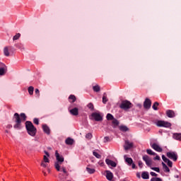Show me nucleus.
I'll use <instances>...</instances> for the list:
<instances>
[{"instance_id": "1", "label": "nucleus", "mask_w": 181, "mask_h": 181, "mask_svg": "<svg viewBox=\"0 0 181 181\" xmlns=\"http://www.w3.org/2000/svg\"><path fill=\"white\" fill-rule=\"evenodd\" d=\"M28 117L25 113H15L13 119L16 124L13 125L14 129H21L22 128V122L26 121Z\"/></svg>"}, {"instance_id": "2", "label": "nucleus", "mask_w": 181, "mask_h": 181, "mask_svg": "<svg viewBox=\"0 0 181 181\" xmlns=\"http://www.w3.org/2000/svg\"><path fill=\"white\" fill-rule=\"evenodd\" d=\"M25 128L27 129V132L28 135L30 136H35L36 132H37V129L33 125V123L30 121L25 122Z\"/></svg>"}, {"instance_id": "3", "label": "nucleus", "mask_w": 181, "mask_h": 181, "mask_svg": "<svg viewBox=\"0 0 181 181\" xmlns=\"http://www.w3.org/2000/svg\"><path fill=\"white\" fill-rule=\"evenodd\" d=\"M55 156L57 160L54 164L55 169H57L58 172H60V165L64 162V157H63V156H60L57 151H55Z\"/></svg>"}, {"instance_id": "4", "label": "nucleus", "mask_w": 181, "mask_h": 181, "mask_svg": "<svg viewBox=\"0 0 181 181\" xmlns=\"http://www.w3.org/2000/svg\"><path fill=\"white\" fill-rule=\"evenodd\" d=\"M119 107L122 110L127 111V110L132 108V103L128 100H123Z\"/></svg>"}, {"instance_id": "5", "label": "nucleus", "mask_w": 181, "mask_h": 181, "mask_svg": "<svg viewBox=\"0 0 181 181\" xmlns=\"http://www.w3.org/2000/svg\"><path fill=\"white\" fill-rule=\"evenodd\" d=\"M156 125L159 127H163V128H170L172 127V124L169 122H165L163 120H158L156 123Z\"/></svg>"}, {"instance_id": "6", "label": "nucleus", "mask_w": 181, "mask_h": 181, "mask_svg": "<svg viewBox=\"0 0 181 181\" xmlns=\"http://www.w3.org/2000/svg\"><path fill=\"white\" fill-rule=\"evenodd\" d=\"M167 158H169V159H172L174 162H176L177 160V153H176L174 151H170L166 153Z\"/></svg>"}, {"instance_id": "7", "label": "nucleus", "mask_w": 181, "mask_h": 181, "mask_svg": "<svg viewBox=\"0 0 181 181\" xmlns=\"http://www.w3.org/2000/svg\"><path fill=\"white\" fill-rule=\"evenodd\" d=\"M143 160L146 163V165L151 168L152 166V158L147 155L143 156Z\"/></svg>"}, {"instance_id": "8", "label": "nucleus", "mask_w": 181, "mask_h": 181, "mask_svg": "<svg viewBox=\"0 0 181 181\" xmlns=\"http://www.w3.org/2000/svg\"><path fill=\"white\" fill-rule=\"evenodd\" d=\"M91 117L92 118H93V119H95V121H97V122L103 121V117L101 116V115H100L98 112L92 113Z\"/></svg>"}, {"instance_id": "9", "label": "nucleus", "mask_w": 181, "mask_h": 181, "mask_svg": "<svg viewBox=\"0 0 181 181\" xmlns=\"http://www.w3.org/2000/svg\"><path fill=\"white\" fill-rule=\"evenodd\" d=\"M124 150L125 151H128L129 149H131V148H134V143L133 142H130L128 140H126L125 141V143H124Z\"/></svg>"}, {"instance_id": "10", "label": "nucleus", "mask_w": 181, "mask_h": 181, "mask_svg": "<svg viewBox=\"0 0 181 181\" xmlns=\"http://www.w3.org/2000/svg\"><path fill=\"white\" fill-rule=\"evenodd\" d=\"M151 105H152V102L149 100V98H146L145 101L144 102V107L146 110H149V108H151Z\"/></svg>"}, {"instance_id": "11", "label": "nucleus", "mask_w": 181, "mask_h": 181, "mask_svg": "<svg viewBox=\"0 0 181 181\" xmlns=\"http://www.w3.org/2000/svg\"><path fill=\"white\" fill-rule=\"evenodd\" d=\"M105 163H107V165H108V166H112V168H117V163L113 161L112 160L106 158Z\"/></svg>"}, {"instance_id": "12", "label": "nucleus", "mask_w": 181, "mask_h": 181, "mask_svg": "<svg viewBox=\"0 0 181 181\" xmlns=\"http://www.w3.org/2000/svg\"><path fill=\"white\" fill-rule=\"evenodd\" d=\"M151 148H153V149H154V151H156L157 152H162L163 149L160 146H159V145H158L156 143H153L151 145Z\"/></svg>"}, {"instance_id": "13", "label": "nucleus", "mask_w": 181, "mask_h": 181, "mask_svg": "<svg viewBox=\"0 0 181 181\" xmlns=\"http://www.w3.org/2000/svg\"><path fill=\"white\" fill-rule=\"evenodd\" d=\"M166 115L168 117V118H175V111L172 110H168L166 111Z\"/></svg>"}, {"instance_id": "14", "label": "nucleus", "mask_w": 181, "mask_h": 181, "mask_svg": "<svg viewBox=\"0 0 181 181\" xmlns=\"http://www.w3.org/2000/svg\"><path fill=\"white\" fill-rule=\"evenodd\" d=\"M6 71H8V67L6 65L0 68V76H5V74H6Z\"/></svg>"}, {"instance_id": "15", "label": "nucleus", "mask_w": 181, "mask_h": 181, "mask_svg": "<svg viewBox=\"0 0 181 181\" xmlns=\"http://www.w3.org/2000/svg\"><path fill=\"white\" fill-rule=\"evenodd\" d=\"M42 129H43L44 132L45 134H47V135H50V129L49 128V127L47 125L43 124Z\"/></svg>"}, {"instance_id": "16", "label": "nucleus", "mask_w": 181, "mask_h": 181, "mask_svg": "<svg viewBox=\"0 0 181 181\" xmlns=\"http://www.w3.org/2000/svg\"><path fill=\"white\" fill-rule=\"evenodd\" d=\"M113 177H114V175L112 174V173H111V171L107 170L106 179H107V180H111L112 179H113Z\"/></svg>"}, {"instance_id": "17", "label": "nucleus", "mask_w": 181, "mask_h": 181, "mask_svg": "<svg viewBox=\"0 0 181 181\" xmlns=\"http://www.w3.org/2000/svg\"><path fill=\"white\" fill-rule=\"evenodd\" d=\"M71 115L77 116L78 115V108L74 107L72 110H69Z\"/></svg>"}, {"instance_id": "18", "label": "nucleus", "mask_w": 181, "mask_h": 181, "mask_svg": "<svg viewBox=\"0 0 181 181\" xmlns=\"http://www.w3.org/2000/svg\"><path fill=\"white\" fill-rule=\"evenodd\" d=\"M173 138L176 141H181V133H174L173 135Z\"/></svg>"}, {"instance_id": "19", "label": "nucleus", "mask_w": 181, "mask_h": 181, "mask_svg": "<svg viewBox=\"0 0 181 181\" xmlns=\"http://www.w3.org/2000/svg\"><path fill=\"white\" fill-rule=\"evenodd\" d=\"M65 143L66 145H73V144H74V140L69 137L66 139Z\"/></svg>"}, {"instance_id": "20", "label": "nucleus", "mask_w": 181, "mask_h": 181, "mask_svg": "<svg viewBox=\"0 0 181 181\" xmlns=\"http://www.w3.org/2000/svg\"><path fill=\"white\" fill-rule=\"evenodd\" d=\"M93 90L95 93H100L101 88L99 85H95L93 86Z\"/></svg>"}, {"instance_id": "21", "label": "nucleus", "mask_w": 181, "mask_h": 181, "mask_svg": "<svg viewBox=\"0 0 181 181\" xmlns=\"http://www.w3.org/2000/svg\"><path fill=\"white\" fill-rule=\"evenodd\" d=\"M142 179H149V173L148 172H143L141 174Z\"/></svg>"}, {"instance_id": "22", "label": "nucleus", "mask_w": 181, "mask_h": 181, "mask_svg": "<svg viewBox=\"0 0 181 181\" xmlns=\"http://www.w3.org/2000/svg\"><path fill=\"white\" fill-rule=\"evenodd\" d=\"M162 166L163 169H164V172H170V169H169V167H168V165H166L165 163L162 162Z\"/></svg>"}, {"instance_id": "23", "label": "nucleus", "mask_w": 181, "mask_h": 181, "mask_svg": "<svg viewBox=\"0 0 181 181\" xmlns=\"http://www.w3.org/2000/svg\"><path fill=\"white\" fill-rule=\"evenodd\" d=\"M112 121V124H113L114 128H115V127H118V125H119V122L118 121V119L114 118Z\"/></svg>"}, {"instance_id": "24", "label": "nucleus", "mask_w": 181, "mask_h": 181, "mask_svg": "<svg viewBox=\"0 0 181 181\" xmlns=\"http://www.w3.org/2000/svg\"><path fill=\"white\" fill-rule=\"evenodd\" d=\"M108 102V98H107V93H104L103 96V104H107Z\"/></svg>"}, {"instance_id": "25", "label": "nucleus", "mask_w": 181, "mask_h": 181, "mask_svg": "<svg viewBox=\"0 0 181 181\" xmlns=\"http://www.w3.org/2000/svg\"><path fill=\"white\" fill-rule=\"evenodd\" d=\"M125 162L129 165V166H131L132 163H134V160L131 158H126Z\"/></svg>"}, {"instance_id": "26", "label": "nucleus", "mask_w": 181, "mask_h": 181, "mask_svg": "<svg viewBox=\"0 0 181 181\" xmlns=\"http://www.w3.org/2000/svg\"><path fill=\"white\" fill-rule=\"evenodd\" d=\"M69 100L70 103H75L76 102V96L74 95H71L69 97Z\"/></svg>"}, {"instance_id": "27", "label": "nucleus", "mask_w": 181, "mask_h": 181, "mask_svg": "<svg viewBox=\"0 0 181 181\" xmlns=\"http://www.w3.org/2000/svg\"><path fill=\"white\" fill-rule=\"evenodd\" d=\"M4 56H6L7 57L8 56H9V48H8V47H4Z\"/></svg>"}, {"instance_id": "28", "label": "nucleus", "mask_w": 181, "mask_h": 181, "mask_svg": "<svg viewBox=\"0 0 181 181\" xmlns=\"http://www.w3.org/2000/svg\"><path fill=\"white\" fill-rule=\"evenodd\" d=\"M158 106H159V103L155 102L152 106V108H153V110H154V111H158Z\"/></svg>"}, {"instance_id": "29", "label": "nucleus", "mask_w": 181, "mask_h": 181, "mask_svg": "<svg viewBox=\"0 0 181 181\" xmlns=\"http://www.w3.org/2000/svg\"><path fill=\"white\" fill-rule=\"evenodd\" d=\"M16 47H18V49H20L21 50H24L25 48L23 47V45L22 43H17L15 45Z\"/></svg>"}, {"instance_id": "30", "label": "nucleus", "mask_w": 181, "mask_h": 181, "mask_svg": "<svg viewBox=\"0 0 181 181\" xmlns=\"http://www.w3.org/2000/svg\"><path fill=\"white\" fill-rule=\"evenodd\" d=\"M119 130L122 131V132H127V131H129V129L127 127V126H120Z\"/></svg>"}, {"instance_id": "31", "label": "nucleus", "mask_w": 181, "mask_h": 181, "mask_svg": "<svg viewBox=\"0 0 181 181\" xmlns=\"http://www.w3.org/2000/svg\"><path fill=\"white\" fill-rule=\"evenodd\" d=\"M86 170L88 173H90V175H93V173H95V170L94 168H86Z\"/></svg>"}, {"instance_id": "32", "label": "nucleus", "mask_w": 181, "mask_h": 181, "mask_svg": "<svg viewBox=\"0 0 181 181\" xmlns=\"http://www.w3.org/2000/svg\"><path fill=\"white\" fill-rule=\"evenodd\" d=\"M106 118H107V121H112L114 119V116H112V115H111V113H108L106 116Z\"/></svg>"}, {"instance_id": "33", "label": "nucleus", "mask_w": 181, "mask_h": 181, "mask_svg": "<svg viewBox=\"0 0 181 181\" xmlns=\"http://www.w3.org/2000/svg\"><path fill=\"white\" fill-rule=\"evenodd\" d=\"M34 90H35V88H33V86H30L28 88V93H29L30 95H33Z\"/></svg>"}, {"instance_id": "34", "label": "nucleus", "mask_w": 181, "mask_h": 181, "mask_svg": "<svg viewBox=\"0 0 181 181\" xmlns=\"http://www.w3.org/2000/svg\"><path fill=\"white\" fill-rule=\"evenodd\" d=\"M146 152L148 155H152L153 156H155V155H156V153L153 152L151 149H147Z\"/></svg>"}, {"instance_id": "35", "label": "nucleus", "mask_w": 181, "mask_h": 181, "mask_svg": "<svg viewBox=\"0 0 181 181\" xmlns=\"http://www.w3.org/2000/svg\"><path fill=\"white\" fill-rule=\"evenodd\" d=\"M93 156H95L97 159H101V155H100L98 153L93 151Z\"/></svg>"}, {"instance_id": "36", "label": "nucleus", "mask_w": 181, "mask_h": 181, "mask_svg": "<svg viewBox=\"0 0 181 181\" xmlns=\"http://www.w3.org/2000/svg\"><path fill=\"white\" fill-rule=\"evenodd\" d=\"M19 37H21V33H17L13 36V40H18Z\"/></svg>"}, {"instance_id": "37", "label": "nucleus", "mask_w": 181, "mask_h": 181, "mask_svg": "<svg viewBox=\"0 0 181 181\" xmlns=\"http://www.w3.org/2000/svg\"><path fill=\"white\" fill-rule=\"evenodd\" d=\"M59 179L60 181H65L66 180V177H64V175H63L62 173H59Z\"/></svg>"}, {"instance_id": "38", "label": "nucleus", "mask_w": 181, "mask_h": 181, "mask_svg": "<svg viewBox=\"0 0 181 181\" xmlns=\"http://www.w3.org/2000/svg\"><path fill=\"white\" fill-rule=\"evenodd\" d=\"M152 170H155V172H157L159 173L160 172V170L158 167H150Z\"/></svg>"}, {"instance_id": "39", "label": "nucleus", "mask_w": 181, "mask_h": 181, "mask_svg": "<svg viewBox=\"0 0 181 181\" xmlns=\"http://www.w3.org/2000/svg\"><path fill=\"white\" fill-rule=\"evenodd\" d=\"M43 160L45 163H49L50 162V160H49V158H47L46 156H44Z\"/></svg>"}, {"instance_id": "40", "label": "nucleus", "mask_w": 181, "mask_h": 181, "mask_svg": "<svg viewBox=\"0 0 181 181\" xmlns=\"http://www.w3.org/2000/svg\"><path fill=\"white\" fill-rule=\"evenodd\" d=\"M165 163H167L168 166H169V168H172V166L173 165V163L172 161H170V160H168L167 162H165Z\"/></svg>"}, {"instance_id": "41", "label": "nucleus", "mask_w": 181, "mask_h": 181, "mask_svg": "<svg viewBox=\"0 0 181 181\" xmlns=\"http://www.w3.org/2000/svg\"><path fill=\"white\" fill-rule=\"evenodd\" d=\"M86 139H91V138H93V134H91V133H88L86 135Z\"/></svg>"}, {"instance_id": "42", "label": "nucleus", "mask_w": 181, "mask_h": 181, "mask_svg": "<svg viewBox=\"0 0 181 181\" xmlns=\"http://www.w3.org/2000/svg\"><path fill=\"white\" fill-rule=\"evenodd\" d=\"M35 94H36L37 98H39L40 97V91H39V89H37V88L35 89Z\"/></svg>"}, {"instance_id": "43", "label": "nucleus", "mask_w": 181, "mask_h": 181, "mask_svg": "<svg viewBox=\"0 0 181 181\" xmlns=\"http://www.w3.org/2000/svg\"><path fill=\"white\" fill-rule=\"evenodd\" d=\"M88 108H89L90 110H94V105H93V103H89L87 105Z\"/></svg>"}, {"instance_id": "44", "label": "nucleus", "mask_w": 181, "mask_h": 181, "mask_svg": "<svg viewBox=\"0 0 181 181\" xmlns=\"http://www.w3.org/2000/svg\"><path fill=\"white\" fill-rule=\"evenodd\" d=\"M151 181H162V180L160 177H152Z\"/></svg>"}, {"instance_id": "45", "label": "nucleus", "mask_w": 181, "mask_h": 181, "mask_svg": "<svg viewBox=\"0 0 181 181\" xmlns=\"http://www.w3.org/2000/svg\"><path fill=\"white\" fill-rule=\"evenodd\" d=\"M33 122H34V124H35L36 125H39V119L35 118V119H33Z\"/></svg>"}, {"instance_id": "46", "label": "nucleus", "mask_w": 181, "mask_h": 181, "mask_svg": "<svg viewBox=\"0 0 181 181\" xmlns=\"http://www.w3.org/2000/svg\"><path fill=\"white\" fill-rule=\"evenodd\" d=\"M162 159L165 163L169 160L168 158H166V156H165V155L162 156Z\"/></svg>"}, {"instance_id": "47", "label": "nucleus", "mask_w": 181, "mask_h": 181, "mask_svg": "<svg viewBox=\"0 0 181 181\" xmlns=\"http://www.w3.org/2000/svg\"><path fill=\"white\" fill-rule=\"evenodd\" d=\"M138 165H139V168L141 169H142V168L144 166V163H142V161H139Z\"/></svg>"}, {"instance_id": "48", "label": "nucleus", "mask_w": 181, "mask_h": 181, "mask_svg": "<svg viewBox=\"0 0 181 181\" xmlns=\"http://www.w3.org/2000/svg\"><path fill=\"white\" fill-rule=\"evenodd\" d=\"M154 160H160V157L158 155L153 158Z\"/></svg>"}, {"instance_id": "49", "label": "nucleus", "mask_w": 181, "mask_h": 181, "mask_svg": "<svg viewBox=\"0 0 181 181\" xmlns=\"http://www.w3.org/2000/svg\"><path fill=\"white\" fill-rule=\"evenodd\" d=\"M41 166H42V168H47V164L45 163V162H42Z\"/></svg>"}, {"instance_id": "50", "label": "nucleus", "mask_w": 181, "mask_h": 181, "mask_svg": "<svg viewBox=\"0 0 181 181\" xmlns=\"http://www.w3.org/2000/svg\"><path fill=\"white\" fill-rule=\"evenodd\" d=\"M150 175H151V176H155V177L158 176V174H156V173H154V172H151V173H150Z\"/></svg>"}, {"instance_id": "51", "label": "nucleus", "mask_w": 181, "mask_h": 181, "mask_svg": "<svg viewBox=\"0 0 181 181\" xmlns=\"http://www.w3.org/2000/svg\"><path fill=\"white\" fill-rule=\"evenodd\" d=\"M104 139H105L104 142H108V141H110V137L105 136V137L104 138Z\"/></svg>"}, {"instance_id": "52", "label": "nucleus", "mask_w": 181, "mask_h": 181, "mask_svg": "<svg viewBox=\"0 0 181 181\" xmlns=\"http://www.w3.org/2000/svg\"><path fill=\"white\" fill-rule=\"evenodd\" d=\"M5 64L2 63V62H0V69H2V67H5Z\"/></svg>"}, {"instance_id": "53", "label": "nucleus", "mask_w": 181, "mask_h": 181, "mask_svg": "<svg viewBox=\"0 0 181 181\" xmlns=\"http://www.w3.org/2000/svg\"><path fill=\"white\" fill-rule=\"evenodd\" d=\"M62 171H63V173H66V174H67V170H66V168H64V167H62Z\"/></svg>"}, {"instance_id": "54", "label": "nucleus", "mask_w": 181, "mask_h": 181, "mask_svg": "<svg viewBox=\"0 0 181 181\" xmlns=\"http://www.w3.org/2000/svg\"><path fill=\"white\" fill-rule=\"evenodd\" d=\"M44 153H45L46 156L49 158L50 156V154H49V152L45 151Z\"/></svg>"}, {"instance_id": "55", "label": "nucleus", "mask_w": 181, "mask_h": 181, "mask_svg": "<svg viewBox=\"0 0 181 181\" xmlns=\"http://www.w3.org/2000/svg\"><path fill=\"white\" fill-rule=\"evenodd\" d=\"M132 169H135L136 168V165H135V163H132Z\"/></svg>"}, {"instance_id": "56", "label": "nucleus", "mask_w": 181, "mask_h": 181, "mask_svg": "<svg viewBox=\"0 0 181 181\" xmlns=\"http://www.w3.org/2000/svg\"><path fill=\"white\" fill-rule=\"evenodd\" d=\"M6 128H7L8 129H11V128H12V124H8V125L6 126Z\"/></svg>"}, {"instance_id": "57", "label": "nucleus", "mask_w": 181, "mask_h": 181, "mask_svg": "<svg viewBox=\"0 0 181 181\" xmlns=\"http://www.w3.org/2000/svg\"><path fill=\"white\" fill-rule=\"evenodd\" d=\"M137 107H139V108H142V105L141 104H137Z\"/></svg>"}, {"instance_id": "58", "label": "nucleus", "mask_w": 181, "mask_h": 181, "mask_svg": "<svg viewBox=\"0 0 181 181\" xmlns=\"http://www.w3.org/2000/svg\"><path fill=\"white\" fill-rule=\"evenodd\" d=\"M6 134H9V131L5 130Z\"/></svg>"}, {"instance_id": "59", "label": "nucleus", "mask_w": 181, "mask_h": 181, "mask_svg": "<svg viewBox=\"0 0 181 181\" xmlns=\"http://www.w3.org/2000/svg\"><path fill=\"white\" fill-rule=\"evenodd\" d=\"M43 173H44V176L47 175L46 173L43 172Z\"/></svg>"}, {"instance_id": "60", "label": "nucleus", "mask_w": 181, "mask_h": 181, "mask_svg": "<svg viewBox=\"0 0 181 181\" xmlns=\"http://www.w3.org/2000/svg\"><path fill=\"white\" fill-rule=\"evenodd\" d=\"M176 177H179V175H177Z\"/></svg>"}, {"instance_id": "61", "label": "nucleus", "mask_w": 181, "mask_h": 181, "mask_svg": "<svg viewBox=\"0 0 181 181\" xmlns=\"http://www.w3.org/2000/svg\"><path fill=\"white\" fill-rule=\"evenodd\" d=\"M48 172H50V170H48Z\"/></svg>"}]
</instances>
